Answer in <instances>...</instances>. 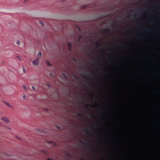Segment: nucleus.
Wrapping results in <instances>:
<instances>
[{"instance_id":"473e14b6","label":"nucleus","mask_w":160,"mask_h":160,"mask_svg":"<svg viewBox=\"0 0 160 160\" xmlns=\"http://www.w3.org/2000/svg\"><path fill=\"white\" fill-rule=\"evenodd\" d=\"M112 24H113V25H115V22H113V23H112Z\"/></svg>"},{"instance_id":"c85d7f7f","label":"nucleus","mask_w":160,"mask_h":160,"mask_svg":"<svg viewBox=\"0 0 160 160\" xmlns=\"http://www.w3.org/2000/svg\"><path fill=\"white\" fill-rule=\"evenodd\" d=\"M18 59L19 60H21V58L20 57H19L18 58Z\"/></svg>"},{"instance_id":"c756f323","label":"nucleus","mask_w":160,"mask_h":160,"mask_svg":"<svg viewBox=\"0 0 160 160\" xmlns=\"http://www.w3.org/2000/svg\"><path fill=\"white\" fill-rule=\"evenodd\" d=\"M41 24L43 26L44 25V23L43 22H41Z\"/></svg>"},{"instance_id":"f3484780","label":"nucleus","mask_w":160,"mask_h":160,"mask_svg":"<svg viewBox=\"0 0 160 160\" xmlns=\"http://www.w3.org/2000/svg\"><path fill=\"white\" fill-rule=\"evenodd\" d=\"M62 75L65 78H67V77L66 75L65 74L63 73V74H62Z\"/></svg>"},{"instance_id":"a878e982","label":"nucleus","mask_w":160,"mask_h":160,"mask_svg":"<svg viewBox=\"0 0 160 160\" xmlns=\"http://www.w3.org/2000/svg\"><path fill=\"white\" fill-rule=\"evenodd\" d=\"M82 36H81L78 39V42L81 39V38H82Z\"/></svg>"},{"instance_id":"79ce46f5","label":"nucleus","mask_w":160,"mask_h":160,"mask_svg":"<svg viewBox=\"0 0 160 160\" xmlns=\"http://www.w3.org/2000/svg\"><path fill=\"white\" fill-rule=\"evenodd\" d=\"M75 59H74V60L75 61Z\"/></svg>"},{"instance_id":"6e6552de","label":"nucleus","mask_w":160,"mask_h":160,"mask_svg":"<svg viewBox=\"0 0 160 160\" xmlns=\"http://www.w3.org/2000/svg\"><path fill=\"white\" fill-rule=\"evenodd\" d=\"M6 104L7 106H8V107H11V108L12 109H13V108L10 105V104L9 103H6Z\"/></svg>"},{"instance_id":"4468645a","label":"nucleus","mask_w":160,"mask_h":160,"mask_svg":"<svg viewBox=\"0 0 160 160\" xmlns=\"http://www.w3.org/2000/svg\"><path fill=\"white\" fill-rule=\"evenodd\" d=\"M98 43L96 45V47H98V46H100L101 45V44L100 43H99L98 42Z\"/></svg>"},{"instance_id":"dca6fc26","label":"nucleus","mask_w":160,"mask_h":160,"mask_svg":"<svg viewBox=\"0 0 160 160\" xmlns=\"http://www.w3.org/2000/svg\"><path fill=\"white\" fill-rule=\"evenodd\" d=\"M41 56H42V53H41L40 52H39V54L38 55V58H39V57H41Z\"/></svg>"},{"instance_id":"f257e3e1","label":"nucleus","mask_w":160,"mask_h":160,"mask_svg":"<svg viewBox=\"0 0 160 160\" xmlns=\"http://www.w3.org/2000/svg\"><path fill=\"white\" fill-rule=\"evenodd\" d=\"M39 61V58H37L33 61V64L34 66H37L38 64Z\"/></svg>"},{"instance_id":"7ed1b4c3","label":"nucleus","mask_w":160,"mask_h":160,"mask_svg":"<svg viewBox=\"0 0 160 160\" xmlns=\"http://www.w3.org/2000/svg\"><path fill=\"white\" fill-rule=\"evenodd\" d=\"M68 49L69 51H71L72 49L71 47H72V44L70 42H68Z\"/></svg>"},{"instance_id":"20e7f679","label":"nucleus","mask_w":160,"mask_h":160,"mask_svg":"<svg viewBox=\"0 0 160 160\" xmlns=\"http://www.w3.org/2000/svg\"><path fill=\"white\" fill-rule=\"evenodd\" d=\"M2 120L4 122H7L9 121V120L7 118H2Z\"/></svg>"},{"instance_id":"1a4fd4ad","label":"nucleus","mask_w":160,"mask_h":160,"mask_svg":"<svg viewBox=\"0 0 160 160\" xmlns=\"http://www.w3.org/2000/svg\"><path fill=\"white\" fill-rule=\"evenodd\" d=\"M46 63L47 65L48 66H51L52 65V64H51L48 61H46Z\"/></svg>"},{"instance_id":"37998d69","label":"nucleus","mask_w":160,"mask_h":160,"mask_svg":"<svg viewBox=\"0 0 160 160\" xmlns=\"http://www.w3.org/2000/svg\"><path fill=\"white\" fill-rule=\"evenodd\" d=\"M81 160H84L83 159H81Z\"/></svg>"},{"instance_id":"a19ab883","label":"nucleus","mask_w":160,"mask_h":160,"mask_svg":"<svg viewBox=\"0 0 160 160\" xmlns=\"http://www.w3.org/2000/svg\"><path fill=\"white\" fill-rule=\"evenodd\" d=\"M90 71V72H92V71Z\"/></svg>"},{"instance_id":"e433bc0d","label":"nucleus","mask_w":160,"mask_h":160,"mask_svg":"<svg viewBox=\"0 0 160 160\" xmlns=\"http://www.w3.org/2000/svg\"><path fill=\"white\" fill-rule=\"evenodd\" d=\"M48 142L50 143H53V142Z\"/></svg>"},{"instance_id":"c03bdc74","label":"nucleus","mask_w":160,"mask_h":160,"mask_svg":"<svg viewBox=\"0 0 160 160\" xmlns=\"http://www.w3.org/2000/svg\"><path fill=\"white\" fill-rule=\"evenodd\" d=\"M104 72H106V71H105Z\"/></svg>"},{"instance_id":"f704fd0d","label":"nucleus","mask_w":160,"mask_h":160,"mask_svg":"<svg viewBox=\"0 0 160 160\" xmlns=\"http://www.w3.org/2000/svg\"><path fill=\"white\" fill-rule=\"evenodd\" d=\"M28 0H25L24 1V2H27V1H28Z\"/></svg>"},{"instance_id":"393cba45","label":"nucleus","mask_w":160,"mask_h":160,"mask_svg":"<svg viewBox=\"0 0 160 160\" xmlns=\"http://www.w3.org/2000/svg\"><path fill=\"white\" fill-rule=\"evenodd\" d=\"M26 98V97L25 95H24L23 96V99H25Z\"/></svg>"},{"instance_id":"2f4dec72","label":"nucleus","mask_w":160,"mask_h":160,"mask_svg":"<svg viewBox=\"0 0 160 160\" xmlns=\"http://www.w3.org/2000/svg\"><path fill=\"white\" fill-rule=\"evenodd\" d=\"M47 160H53L52 159L48 158Z\"/></svg>"},{"instance_id":"7c9ffc66","label":"nucleus","mask_w":160,"mask_h":160,"mask_svg":"<svg viewBox=\"0 0 160 160\" xmlns=\"http://www.w3.org/2000/svg\"><path fill=\"white\" fill-rule=\"evenodd\" d=\"M32 89H33L34 90H35V87H34V86H32Z\"/></svg>"},{"instance_id":"72a5a7b5","label":"nucleus","mask_w":160,"mask_h":160,"mask_svg":"<svg viewBox=\"0 0 160 160\" xmlns=\"http://www.w3.org/2000/svg\"><path fill=\"white\" fill-rule=\"evenodd\" d=\"M28 0H25L24 1V2H27V1H28Z\"/></svg>"},{"instance_id":"ddd939ff","label":"nucleus","mask_w":160,"mask_h":160,"mask_svg":"<svg viewBox=\"0 0 160 160\" xmlns=\"http://www.w3.org/2000/svg\"><path fill=\"white\" fill-rule=\"evenodd\" d=\"M23 88L24 90H25L26 91L27 90V87L25 85H23Z\"/></svg>"},{"instance_id":"c9c22d12","label":"nucleus","mask_w":160,"mask_h":160,"mask_svg":"<svg viewBox=\"0 0 160 160\" xmlns=\"http://www.w3.org/2000/svg\"><path fill=\"white\" fill-rule=\"evenodd\" d=\"M65 1V0H61V1L62 2H64Z\"/></svg>"},{"instance_id":"4c0bfd02","label":"nucleus","mask_w":160,"mask_h":160,"mask_svg":"<svg viewBox=\"0 0 160 160\" xmlns=\"http://www.w3.org/2000/svg\"><path fill=\"white\" fill-rule=\"evenodd\" d=\"M78 29H79V31H80V29H81L80 28H78Z\"/></svg>"},{"instance_id":"58836bf2","label":"nucleus","mask_w":160,"mask_h":160,"mask_svg":"<svg viewBox=\"0 0 160 160\" xmlns=\"http://www.w3.org/2000/svg\"><path fill=\"white\" fill-rule=\"evenodd\" d=\"M91 130H94V128H91Z\"/></svg>"},{"instance_id":"a18cd8bd","label":"nucleus","mask_w":160,"mask_h":160,"mask_svg":"<svg viewBox=\"0 0 160 160\" xmlns=\"http://www.w3.org/2000/svg\"><path fill=\"white\" fill-rule=\"evenodd\" d=\"M91 108H92V106H91Z\"/></svg>"},{"instance_id":"aec40b11","label":"nucleus","mask_w":160,"mask_h":160,"mask_svg":"<svg viewBox=\"0 0 160 160\" xmlns=\"http://www.w3.org/2000/svg\"><path fill=\"white\" fill-rule=\"evenodd\" d=\"M82 77L83 78H87L86 77L85 75H84L82 74Z\"/></svg>"},{"instance_id":"2eb2a0df","label":"nucleus","mask_w":160,"mask_h":160,"mask_svg":"<svg viewBox=\"0 0 160 160\" xmlns=\"http://www.w3.org/2000/svg\"><path fill=\"white\" fill-rule=\"evenodd\" d=\"M145 30L147 31H151V29L149 28L145 29Z\"/></svg>"},{"instance_id":"9d476101","label":"nucleus","mask_w":160,"mask_h":160,"mask_svg":"<svg viewBox=\"0 0 160 160\" xmlns=\"http://www.w3.org/2000/svg\"><path fill=\"white\" fill-rule=\"evenodd\" d=\"M73 77L75 79H77L78 78V75H75V74H73Z\"/></svg>"},{"instance_id":"39448f33","label":"nucleus","mask_w":160,"mask_h":160,"mask_svg":"<svg viewBox=\"0 0 160 160\" xmlns=\"http://www.w3.org/2000/svg\"><path fill=\"white\" fill-rule=\"evenodd\" d=\"M83 131L85 132V133L86 134H89V130L88 129H84L83 130Z\"/></svg>"},{"instance_id":"5701e85b","label":"nucleus","mask_w":160,"mask_h":160,"mask_svg":"<svg viewBox=\"0 0 160 160\" xmlns=\"http://www.w3.org/2000/svg\"><path fill=\"white\" fill-rule=\"evenodd\" d=\"M47 86L48 87H49L50 86V85L49 83H47Z\"/></svg>"},{"instance_id":"0eeeda50","label":"nucleus","mask_w":160,"mask_h":160,"mask_svg":"<svg viewBox=\"0 0 160 160\" xmlns=\"http://www.w3.org/2000/svg\"><path fill=\"white\" fill-rule=\"evenodd\" d=\"M76 114L79 117H82V116L83 115V113L82 112H78Z\"/></svg>"},{"instance_id":"6ab92c4d","label":"nucleus","mask_w":160,"mask_h":160,"mask_svg":"<svg viewBox=\"0 0 160 160\" xmlns=\"http://www.w3.org/2000/svg\"><path fill=\"white\" fill-rule=\"evenodd\" d=\"M49 75L52 77H54V75L53 73H50V74H49Z\"/></svg>"},{"instance_id":"ea45409f","label":"nucleus","mask_w":160,"mask_h":160,"mask_svg":"<svg viewBox=\"0 0 160 160\" xmlns=\"http://www.w3.org/2000/svg\"><path fill=\"white\" fill-rule=\"evenodd\" d=\"M88 85H89V87H91V85H89V84H88Z\"/></svg>"},{"instance_id":"b1692460","label":"nucleus","mask_w":160,"mask_h":160,"mask_svg":"<svg viewBox=\"0 0 160 160\" xmlns=\"http://www.w3.org/2000/svg\"><path fill=\"white\" fill-rule=\"evenodd\" d=\"M57 128L59 129H60L61 128V127L59 126H57Z\"/></svg>"},{"instance_id":"423d86ee","label":"nucleus","mask_w":160,"mask_h":160,"mask_svg":"<svg viewBox=\"0 0 160 160\" xmlns=\"http://www.w3.org/2000/svg\"><path fill=\"white\" fill-rule=\"evenodd\" d=\"M66 155L69 158H71L72 157V155L70 153H67Z\"/></svg>"},{"instance_id":"a211bd4d","label":"nucleus","mask_w":160,"mask_h":160,"mask_svg":"<svg viewBox=\"0 0 160 160\" xmlns=\"http://www.w3.org/2000/svg\"><path fill=\"white\" fill-rule=\"evenodd\" d=\"M84 106L86 108H88L89 107V105L88 104H85Z\"/></svg>"},{"instance_id":"9b49d317","label":"nucleus","mask_w":160,"mask_h":160,"mask_svg":"<svg viewBox=\"0 0 160 160\" xmlns=\"http://www.w3.org/2000/svg\"><path fill=\"white\" fill-rule=\"evenodd\" d=\"M89 116L90 117V118H94V117L93 116V114H92V113H90L89 114Z\"/></svg>"},{"instance_id":"f8f14e48","label":"nucleus","mask_w":160,"mask_h":160,"mask_svg":"<svg viewBox=\"0 0 160 160\" xmlns=\"http://www.w3.org/2000/svg\"><path fill=\"white\" fill-rule=\"evenodd\" d=\"M79 143L83 144V145H85V143L82 141L81 140L79 141Z\"/></svg>"},{"instance_id":"bb28decb","label":"nucleus","mask_w":160,"mask_h":160,"mask_svg":"<svg viewBox=\"0 0 160 160\" xmlns=\"http://www.w3.org/2000/svg\"><path fill=\"white\" fill-rule=\"evenodd\" d=\"M131 29H129V30H126L127 31H128V32H131Z\"/></svg>"},{"instance_id":"f03ea898","label":"nucleus","mask_w":160,"mask_h":160,"mask_svg":"<svg viewBox=\"0 0 160 160\" xmlns=\"http://www.w3.org/2000/svg\"><path fill=\"white\" fill-rule=\"evenodd\" d=\"M101 31H102L104 33H106L107 32H110V30L107 28H103L101 29Z\"/></svg>"},{"instance_id":"412c9836","label":"nucleus","mask_w":160,"mask_h":160,"mask_svg":"<svg viewBox=\"0 0 160 160\" xmlns=\"http://www.w3.org/2000/svg\"><path fill=\"white\" fill-rule=\"evenodd\" d=\"M17 43L18 45H19L20 44V42L19 41H18L17 42Z\"/></svg>"},{"instance_id":"cd10ccee","label":"nucleus","mask_w":160,"mask_h":160,"mask_svg":"<svg viewBox=\"0 0 160 160\" xmlns=\"http://www.w3.org/2000/svg\"><path fill=\"white\" fill-rule=\"evenodd\" d=\"M90 149V150H91L92 151H93L92 147H91Z\"/></svg>"},{"instance_id":"4be33fe9","label":"nucleus","mask_w":160,"mask_h":160,"mask_svg":"<svg viewBox=\"0 0 160 160\" xmlns=\"http://www.w3.org/2000/svg\"><path fill=\"white\" fill-rule=\"evenodd\" d=\"M23 72H24V73H25V69L24 67L23 68Z\"/></svg>"}]
</instances>
